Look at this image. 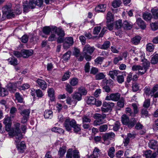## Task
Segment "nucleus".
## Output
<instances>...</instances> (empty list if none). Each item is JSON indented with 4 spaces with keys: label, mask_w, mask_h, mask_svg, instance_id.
<instances>
[{
    "label": "nucleus",
    "mask_w": 158,
    "mask_h": 158,
    "mask_svg": "<svg viewBox=\"0 0 158 158\" xmlns=\"http://www.w3.org/2000/svg\"><path fill=\"white\" fill-rule=\"evenodd\" d=\"M20 124L19 123H16L14 124V127L13 130L11 129L9 132V135L15 137V141L17 143H19L21 139L23 138L22 135L20 130Z\"/></svg>",
    "instance_id": "1"
},
{
    "label": "nucleus",
    "mask_w": 158,
    "mask_h": 158,
    "mask_svg": "<svg viewBox=\"0 0 158 158\" xmlns=\"http://www.w3.org/2000/svg\"><path fill=\"white\" fill-rule=\"evenodd\" d=\"M64 126L67 131H70L72 130V127L73 128V131L75 133H77L81 131L80 126L76 123V121L74 119L71 120L67 119L65 121Z\"/></svg>",
    "instance_id": "2"
},
{
    "label": "nucleus",
    "mask_w": 158,
    "mask_h": 158,
    "mask_svg": "<svg viewBox=\"0 0 158 158\" xmlns=\"http://www.w3.org/2000/svg\"><path fill=\"white\" fill-rule=\"evenodd\" d=\"M55 34L59 36H64L65 35L64 31L62 29L54 27L52 28L51 35L48 37V40L53 41L56 40L57 38Z\"/></svg>",
    "instance_id": "3"
},
{
    "label": "nucleus",
    "mask_w": 158,
    "mask_h": 158,
    "mask_svg": "<svg viewBox=\"0 0 158 158\" xmlns=\"http://www.w3.org/2000/svg\"><path fill=\"white\" fill-rule=\"evenodd\" d=\"M3 14L6 15L8 18L14 17L15 14L13 9L12 8L11 5L9 4L4 6L2 8Z\"/></svg>",
    "instance_id": "4"
},
{
    "label": "nucleus",
    "mask_w": 158,
    "mask_h": 158,
    "mask_svg": "<svg viewBox=\"0 0 158 158\" xmlns=\"http://www.w3.org/2000/svg\"><path fill=\"white\" fill-rule=\"evenodd\" d=\"M66 158H80L79 153L78 150L69 149L68 150L66 156Z\"/></svg>",
    "instance_id": "5"
},
{
    "label": "nucleus",
    "mask_w": 158,
    "mask_h": 158,
    "mask_svg": "<svg viewBox=\"0 0 158 158\" xmlns=\"http://www.w3.org/2000/svg\"><path fill=\"white\" fill-rule=\"evenodd\" d=\"M115 136L114 133L112 132L106 133L102 136V139L104 141L103 143L106 145H108L110 143V140L114 137Z\"/></svg>",
    "instance_id": "6"
},
{
    "label": "nucleus",
    "mask_w": 158,
    "mask_h": 158,
    "mask_svg": "<svg viewBox=\"0 0 158 158\" xmlns=\"http://www.w3.org/2000/svg\"><path fill=\"white\" fill-rule=\"evenodd\" d=\"M35 5L34 0H29L28 3H27V2H26L25 3H23V11L24 12H27L29 9H34Z\"/></svg>",
    "instance_id": "7"
},
{
    "label": "nucleus",
    "mask_w": 158,
    "mask_h": 158,
    "mask_svg": "<svg viewBox=\"0 0 158 158\" xmlns=\"http://www.w3.org/2000/svg\"><path fill=\"white\" fill-rule=\"evenodd\" d=\"M95 117L96 119L94 122V126H96L103 123V120L106 117V116L105 115H102L97 113L95 114Z\"/></svg>",
    "instance_id": "8"
},
{
    "label": "nucleus",
    "mask_w": 158,
    "mask_h": 158,
    "mask_svg": "<svg viewBox=\"0 0 158 158\" xmlns=\"http://www.w3.org/2000/svg\"><path fill=\"white\" fill-rule=\"evenodd\" d=\"M3 123L5 125L6 130L7 131H9L12 125L11 117L8 116L6 117L3 120Z\"/></svg>",
    "instance_id": "9"
},
{
    "label": "nucleus",
    "mask_w": 158,
    "mask_h": 158,
    "mask_svg": "<svg viewBox=\"0 0 158 158\" xmlns=\"http://www.w3.org/2000/svg\"><path fill=\"white\" fill-rule=\"evenodd\" d=\"M73 43V38L72 37H67L65 39V41L63 44L64 49H67Z\"/></svg>",
    "instance_id": "10"
},
{
    "label": "nucleus",
    "mask_w": 158,
    "mask_h": 158,
    "mask_svg": "<svg viewBox=\"0 0 158 158\" xmlns=\"http://www.w3.org/2000/svg\"><path fill=\"white\" fill-rule=\"evenodd\" d=\"M120 94L118 93L111 94L110 96H107L106 100H112L114 101H118L120 98Z\"/></svg>",
    "instance_id": "11"
},
{
    "label": "nucleus",
    "mask_w": 158,
    "mask_h": 158,
    "mask_svg": "<svg viewBox=\"0 0 158 158\" xmlns=\"http://www.w3.org/2000/svg\"><path fill=\"white\" fill-rule=\"evenodd\" d=\"M142 66L139 65H135L133 66L132 67V70L139 71L138 74L140 75H142L145 73V70L143 69Z\"/></svg>",
    "instance_id": "12"
},
{
    "label": "nucleus",
    "mask_w": 158,
    "mask_h": 158,
    "mask_svg": "<svg viewBox=\"0 0 158 158\" xmlns=\"http://www.w3.org/2000/svg\"><path fill=\"white\" fill-rule=\"evenodd\" d=\"M95 49L94 47H90L89 44L86 45L83 49V53H88L91 55Z\"/></svg>",
    "instance_id": "13"
},
{
    "label": "nucleus",
    "mask_w": 158,
    "mask_h": 158,
    "mask_svg": "<svg viewBox=\"0 0 158 158\" xmlns=\"http://www.w3.org/2000/svg\"><path fill=\"white\" fill-rule=\"evenodd\" d=\"M39 87L43 90H45L47 87L46 82L44 80L40 79H38L36 81Z\"/></svg>",
    "instance_id": "14"
},
{
    "label": "nucleus",
    "mask_w": 158,
    "mask_h": 158,
    "mask_svg": "<svg viewBox=\"0 0 158 158\" xmlns=\"http://www.w3.org/2000/svg\"><path fill=\"white\" fill-rule=\"evenodd\" d=\"M106 4H101L96 6L95 10L98 12H104L106 10Z\"/></svg>",
    "instance_id": "15"
},
{
    "label": "nucleus",
    "mask_w": 158,
    "mask_h": 158,
    "mask_svg": "<svg viewBox=\"0 0 158 158\" xmlns=\"http://www.w3.org/2000/svg\"><path fill=\"white\" fill-rule=\"evenodd\" d=\"M33 54V51L31 50H22V56L24 58H27Z\"/></svg>",
    "instance_id": "16"
},
{
    "label": "nucleus",
    "mask_w": 158,
    "mask_h": 158,
    "mask_svg": "<svg viewBox=\"0 0 158 158\" xmlns=\"http://www.w3.org/2000/svg\"><path fill=\"white\" fill-rule=\"evenodd\" d=\"M120 73V71L118 70H111L109 72L108 75L112 79L114 80L115 79V77L117 76V75Z\"/></svg>",
    "instance_id": "17"
},
{
    "label": "nucleus",
    "mask_w": 158,
    "mask_h": 158,
    "mask_svg": "<svg viewBox=\"0 0 158 158\" xmlns=\"http://www.w3.org/2000/svg\"><path fill=\"white\" fill-rule=\"evenodd\" d=\"M143 62V69L145 70V72L147 71L148 68L149 66L150 63L149 61H148L146 59L142 60L141 61Z\"/></svg>",
    "instance_id": "18"
},
{
    "label": "nucleus",
    "mask_w": 158,
    "mask_h": 158,
    "mask_svg": "<svg viewBox=\"0 0 158 158\" xmlns=\"http://www.w3.org/2000/svg\"><path fill=\"white\" fill-rule=\"evenodd\" d=\"M136 23L142 29H144L146 27V25L144 22L141 19V18H138L136 20Z\"/></svg>",
    "instance_id": "19"
},
{
    "label": "nucleus",
    "mask_w": 158,
    "mask_h": 158,
    "mask_svg": "<svg viewBox=\"0 0 158 158\" xmlns=\"http://www.w3.org/2000/svg\"><path fill=\"white\" fill-rule=\"evenodd\" d=\"M54 27H50L49 26H45L44 27L42 30L44 33L46 35H49L50 32L52 31V28Z\"/></svg>",
    "instance_id": "20"
},
{
    "label": "nucleus",
    "mask_w": 158,
    "mask_h": 158,
    "mask_svg": "<svg viewBox=\"0 0 158 158\" xmlns=\"http://www.w3.org/2000/svg\"><path fill=\"white\" fill-rule=\"evenodd\" d=\"M44 116L45 118H51L52 117V112L50 110H46L44 112Z\"/></svg>",
    "instance_id": "21"
},
{
    "label": "nucleus",
    "mask_w": 158,
    "mask_h": 158,
    "mask_svg": "<svg viewBox=\"0 0 158 158\" xmlns=\"http://www.w3.org/2000/svg\"><path fill=\"white\" fill-rule=\"evenodd\" d=\"M141 39L140 36H135L132 39L131 42L135 45H137L139 43Z\"/></svg>",
    "instance_id": "22"
},
{
    "label": "nucleus",
    "mask_w": 158,
    "mask_h": 158,
    "mask_svg": "<svg viewBox=\"0 0 158 158\" xmlns=\"http://www.w3.org/2000/svg\"><path fill=\"white\" fill-rule=\"evenodd\" d=\"M157 143L154 140H151L149 143V147L152 149H155L156 148Z\"/></svg>",
    "instance_id": "23"
},
{
    "label": "nucleus",
    "mask_w": 158,
    "mask_h": 158,
    "mask_svg": "<svg viewBox=\"0 0 158 158\" xmlns=\"http://www.w3.org/2000/svg\"><path fill=\"white\" fill-rule=\"evenodd\" d=\"M102 106L104 107L107 108L110 110V108L114 106V104L112 102H103Z\"/></svg>",
    "instance_id": "24"
},
{
    "label": "nucleus",
    "mask_w": 158,
    "mask_h": 158,
    "mask_svg": "<svg viewBox=\"0 0 158 158\" xmlns=\"http://www.w3.org/2000/svg\"><path fill=\"white\" fill-rule=\"evenodd\" d=\"M123 26L125 29L129 30L132 27V24L130 22L126 21L124 22Z\"/></svg>",
    "instance_id": "25"
},
{
    "label": "nucleus",
    "mask_w": 158,
    "mask_h": 158,
    "mask_svg": "<svg viewBox=\"0 0 158 158\" xmlns=\"http://www.w3.org/2000/svg\"><path fill=\"white\" fill-rule=\"evenodd\" d=\"M48 96L50 97L51 100H53L54 99V91L53 88L48 89Z\"/></svg>",
    "instance_id": "26"
},
{
    "label": "nucleus",
    "mask_w": 158,
    "mask_h": 158,
    "mask_svg": "<svg viewBox=\"0 0 158 158\" xmlns=\"http://www.w3.org/2000/svg\"><path fill=\"white\" fill-rule=\"evenodd\" d=\"M106 19L107 22L109 23L111 21H113L114 20V17L113 14L110 11L108 12L107 14Z\"/></svg>",
    "instance_id": "27"
},
{
    "label": "nucleus",
    "mask_w": 158,
    "mask_h": 158,
    "mask_svg": "<svg viewBox=\"0 0 158 158\" xmlns=\"http://www.w3.org/2000/svg\"><path fill=\"white\" fill-rule=\"evenodd\" d=\"M121 118L122 123L124 125H127L129 121V118L126 115L124 114L122 116Z\"/></svg>",
    "instance_id": "28"
},
{
    "label": "nucleus",
    "mask_w": 158,
    "mask_h": 158,
    "mask_svg": "<svg viewBox=\"0 0 158 158\" xmlns=\"http://www.w3.org/2000/svg\"><path fill=\"white\" fill-rule=\"evenodd\" d=\"M72 97L73 99H77L78 101H80L82 99L81 94L78 92L74 93L72 95Z\"/></svg>",
    "instance_id": "29"
},
{
    "label": "nucleus",
    "mask_w": 158,
    "mask_h": 158,
    "mask_svg": "<svg viewBox=\"0 0 158 158\" xmlns=\"http://www.w3.org/2000/svg\"><path fill=\"white\" fill-rule=\"evenodd\" d=\"M30 113V110L26 109L23 110L20 113L23 116H25L28 117H29V114Z\"/></svg>",
    "instance_id": "30"
},
{
    "label": "nucleus",
    "mask_w": 158,
    "mask_h": 158,
    "mask_svg": "<svg viewBox=\"0 0 158 158\" xmlns=\"http://www.w3.org/2000/svg\"><path fill=\"white\" fill-rule=\"evenodd\" d=\"M8 61L12 65H15L18 64L17 59L14 57L9 58L8 59Z\"/></svg>",
    "instance_id": "31"
},
{
    "label": "nucleus",
    "mask_w": 158,
    "mask_h": 158,
    "mask_svg": "<svg viewBox=\"0 0 158 158\" xmlns=\"http://www.w3.org/2000/svg\"><path fill=\"white\" fill-rule=\"evenodd\" d=\"M122 2L120 0H114L112 2V5L114 8L119 7L121 4Z\"/></svg>",
    "instance_id": "32"
},
{
    "label": "nucleus",
    "mask_w": 158,
    "mask_h": 158,
    "mask_svg": "<svg viewBox=\"0 0 158 158\" xmlns=\"http://www.w3.org/2000/svg\"><path fill=\"white\" fill-rule=\"evenodd\" d=\"M7 88L9 91L12 93L14 92L16 89L15 85L12 83L8 84L7 85Z\"/></svg>",
    "instance_id": "33"
},
{
    "label": "nucleus",
    "mask_w": 158,
    "mask_h": 158,
    "mask_svg": "<svg viewBox=\"0 0 158 158\" xmlns=\"http://www.w3.org/2000/svg\"><path fill=\"white\" fill-rule=\"evenodd\" d=\"M152 17L151 14L148 12H146L143 14V18L146 21H148L151 20Z\"/></svg>",
    "instance_id": "34"
},
{
    "label": "nucleus",
    "mask_w": 158,
    "mask_h": 158,
    "mask_svg": "<svg viewBox=\"0 0 158 158\" xmlns=\"http://www.w3.org/2000/svg\"><path fill=\"white\" fill-rule=\"evenodd\" d=\"M96 99L93 97L91 96L88 98L86 101V103L88 104L94 105L95 103Z\"/></svg>",
    "instance_id": "35"
},
{
    "label": "nucleus",
    "mask_w": 158,
    "mask_h": 158,
    "mask_svg": "<svg viewBox=\"0 0 158 158\" xmlns=\"http://www.w3.org/2000/svg\"><path fill=\"white\" fill-rule=\"evenodd\" d=\"M66 149L65 147H63L60 148L58 151V154L60 157H62L66 152Z\"/></svg>",
    "instance_id": "36"
},
{
    "label": "nucleus",
    "mask_w": 158,
    "mask_h": 158,
    "mask_svg": "<svg viewBox=\"0 0 158 158\" xmlns=\"http://www.w3.org/2000/svg\"><path fill=\"white\" fill-rule=\"evenodd\" d=\"M104 59V57L98 56L94 60V63L95 64H101L103 62Z\"/></svg>",
    "instance_id": "37"
},
{
    "label": "nucleus",
    "mask_w": 158,
    "mask_h": 158,
    "mask_svg": "<svg viewBox=\"0 0 158 158\" xmlns=\"http://www.w3.org/2000/svg\"><path fill=\"white\" fill-rule=\"evenodd\" d=\"M8 94V91L4 88H0V96L4 97Z\"/></svg>",
    "instance_id": "38"
},
{
    "label": "nucleus",
    "mask_w": 158,
    "mask_h": 158,
    "mask_svg": "<svg viewBox=\"0 0 158 158\" xmlns=\"http://www.w3.org/2000/svg\"><path fill=\"white\" fill-rule=\"evenodd\" d=\"M115 149L114 147L110 148L108 152V156L111 158H113L114 156V154Z\"/></svg>",
    "instance_id": "39"
},
{
    "label": "nucleus",
    "mask_w": 158,
    "mask_h": 158,
    "mask_svg": "<svg viewBox=\"0 0 158 158\" xmlns=\"http://www.w3.org/2000/svg\"><path fill=\"white\" fill-rule=\"evenodd\" d=\"M66 103L68 104L71 105L73 104L76 105V102L73 100L70 97H68L66 99Z\"/></svg>",
    "instance_id": "40"
},
{
    "label": "nucleus",
    "mask_w": 158,
    "mask_h": 158,
    "mask_svg": "<svg viewBox=\"0 0 158 158\" xmlns=\"http://www.w3.org/2000/svg\"><path fill=\"white\" fill-rule=\"evenodd\" d=\"M137 122V121L135 118L132 119L130 121H129V123L127 124L128 127L129 128H131L133 127L135 124Z\"/></svg>",
    "instance_id": "41"
},
{
    "label": "nucleus",
    "mask_w": 158,
    "mask_h": 158,
    "mask_svg": "<svg viewBox=\"0 0 158 158\" xmlns=\"http://www.w3.org/2000/svg\"><path fill=\"white\" fill-rule=\"evenodd\" d=\"M158 62V54H156L153 56L151 60V63L152 64H155Z\"/></svg>",
    "instance_id": "42"
},
{
    "label": "nucleus",
    "mask_w": 158,
    "mask_h": 158,
    "mask_svg": "<svg viewBox=\"0 0 158 158\" xmlns=\"http://www.w3.org/2000/svg\"><path fill=\"white\" fill-rule=\"evenodd\" d=\"M110 45V42L108 41H106L102 45V49L104 50L107 49L109 48Z\"/></svg>",
    "instance_id": "43"
},
{
    "label": "nucleus",
    "mask_w": 158,
    "mask_h": 158,
    "mask_svg": "<svg viewBox=\"0 0 158 158\" xmlns=\"http://www.w3.org/2000/svg\"><path fill=\"white\" fill-rule=\"evenodd\" d=\"M154 49L153 44L151 43L148 44L146 46V49L148 51L151 52L153 51Z\"/></svg>",
    "instance_id": "44"
},
{
    "label": "nucleus",
    "mask_w": 158,
    "mask_h": 158,
    "mask_svg": "<svg viewBox=\"0 0 158 158\" xmlns=\"http://www.w3.org/2000/svg\"><path fill=\"white\" fill-rule=\"evenodd\" d=\"M105 75L103 73H100L97 74L95 76L96 80H100L104 79Z\"/></svg>",
    "instance_id": "45"
},
{
    "label": "nucleus",
    "mask_w": 158,
    "mask_h": 158,
    "mask_svg": "<svg viewBox=\"0 0 158 158\" xmlns=\"http://www.w3.org/2000/svg\"><path fill=\"white\" fill-rule=\"evenodd\" d=\"M78 82V80L76 78H73L71 79L70 82L71 85L75 86L77 85Z\"/></svg>",
    "instance_id": "46"
},
{
    "label": "nucleus",
    "mask_w": 158,
    "mask_h": 158,
    "mask_svg": "<svg viewBox=\"0 0 158 158\" xmlns=\"http://www.w3.org/2000/svg\"><path fill=\"white\" fill-rule=\"evenodd\" d=\"M16 99L18 102L20 103H22L23 102V99L20 95L18 92H16L15 94Z\"/></svg>",
    "instance_id": "47"
},
{
    "label": "nucleus",
    "mask_w": 158,
    "mask_h": 158,
    "mask_svg": "<svg viewBox=\"0 0 158 158\" xmlns=\"http://www.w3.org/2000/svg\"><path fill=\"white\" fill-rule=\"evenodd\" d=\"M126 112L127 114L132 117H135L134 113L133 112L131 108L127 107L126 109Z\"/></svg>",
    "instance_id": "48"
},
{
    "label": "nucleus",
    "mask_w": 158,
    "mask_h": 158,
    "mask_svg": "<svg viewBox=\"0 0 158 158\" xmlns=\"http://www.w3.org/2000/svg\"><path fill=\"white\" fill-rule=\"evenodd\" d=\"M17 146L18 149L21 151L23 150L26 147L24 141L21 142L20 144H18Z\"/></svg>",
    "instance_id": "49"
},
{
    "label": "nucleus",
    "mask_w": 158,
    "mask_h": 158,
    "mask_svg": "<svg viewBox=\"0 0 158 158\" xmlns=\"http://www.w3.org/2000/svg\"><path fill=\"white\" fill-rule=\"evenodd\" d=\"M108 128V126L106 124L101 125L99 127V131L101 132H105Z\"/></svg>",
    "instance_id": "50"
},
{
    "label": "nucleus",
    "mask_w": 158,
    "mask_h": 158,
    "mask_svg": "<svg viewBox=\"0 0 158 158\" xmlns=\"http://www.w3.org/2000/svg\"><path fill=\"white\" fill-rule=\"evenodd\" d=\"M79 92L81 95H85L87 94V92L84 87H81L79 89Z\"/></svg>",
    "instance_id": "51"
},
{
    "label": "nucleus",
    "mask_w": 158,
    "mask_h": 158,
    "mask_svg": "<svg viewBox=\"0 0 158 158\" xmlns=\"http://www.w3.org/2000/svg\"><path fill=\"white\" fill-rule=\"evenodd\" d=\"M151 12L155 19H158V10L153 9L151 10Z\"/></svg>",
    "instance_id": "52"
},
{
    "label": "nucleus",
    "mask_w": 158,
    "mask_h": 158,
    "mask_svg": "<svg viewBox=\"0 0 158 158\" xmlns=\"http://www.w3.org/2000/svg\"><path fill=\"white\" fill-rule=\"evenodd\" d=\"M71 52L70 51H68L65 53L63 56V58L64 60H68L69 58Z\"/></svg>",
    "instance_id": "53"
},
{
    "label": "nucleus",
    "mask_w": 158,
    "mask_h": 158,
    "mask_svg": "<svg viewBox=\"0 0 158 158\" xmlns=\"http://www.w3.org/2000/svg\"><path fill=\"white\" fill-rule=\"evenodd\" d=\"M123 59V57L121 56H118L117 57H115L113 60V63L115 64H117L118 62L122 60Z\"/></svg>",
    "instance_id": "54"
},
{
    "label": "nucleus",
    "mask_w": 158,
    "mask_h": 158,
    "mask_svg": "<svg viewBox=\"0 0 158 158\" xmlns=\"http://www.w3.org/2000/svg\"><path fill=\"white\" fill-rule=\"evenodd\" d=\"M70 73L69 72H66L62 78V81H65L68 79L70 76Z\"/></svg>",
    "instance_id": "55"
},
{
    "label": "nucleus",
    "mask_w": 158,
    "mask_h": 158,
    "mask_svg": "<svg viewBox=\"0 0 158 158\" xmlns=\"http://www.w3.org/2000/svg\"><path fill=\"white\" fill-rule=\"evenodd\" d=\"M120 126V123L119 122L117 121L115 122L113 127V130L114 131H117L119 129Z\"/></svg>",
    "instance_id": "56"
},
{
    "label": "nucleus",
    "mask_w": 158,
    "mask_h": 158,
    "mask_svg": "<svg viewBox=\"0 0 158 158\" xmlns=\"http://www.w3.org/2000/svg\"><path fill=\"white\" fill-rule=\"evenodd\" d=\"M141 114L142 117L146 118L148 115V112L146 109H143L141 111Z\"/></svg>",
    "instance_id": "57"
},
{
    "label": "nucleus",
    "mask_w": 158,
    "mask_h": 158,
    "mask_svg": "<svg viewBox=\"0 0 158 158\" xmlns=\"http://www.w3.org/2000/svg\"><path fill=\"white\" fill-rule=\"evenodd\" d=\"M124 100L123 98H121V99L118 101L117 103V105L120 107H123L124 106Z\"/></svg>",
    "instance_id": "58"
},
{
    "label": "nucleus",
    "mask_w": 158,
    "mask_h": 158,
    "mask_svg": "<svg viewBox=\"0 0 158 158\" xmlns=\"http://www.w3.org/2000/svg\"><path fill=\"white\" fill-rule=\"evenodd\" d=\"M132 106L133 107V109L134 110L133 113H134V115L135 116V114H137L138 112V107L137 106L136 104L135 103H132Z\"/></svg>",
    "instance_id": "59"
},
{
    "label": "nucleus",
    "mask_w": 158,
    "mask_h": 158,
    "mask_svg": "<svg viewBox=\"0 0 158 158\" xmlns=\"http://www.w3.org/2000/svg\"><path fill=\"white\" fill-rule=\"evenodd\" d=\"M117 80L119 83H122L124 81V77L123 75L117 76Z\"/></svg>",
    "instance_id": "60"
},
{
    "label": "nucleus",
    "mask_w": 158,
    "mask_h": 158,
    "mask_svg": "<svg viewBox=\"0 0 158 158\" xmlns=\"http://www.w3.org/2000/svg\"><path fill=\"white\" fill-rule=\"evenodd\" d=\"M144 93L147 95H151L152 94V90L151 91L149 87H146L144 89Z\"/></svg>",
    "instance_id": "61"
},
{
    "label": "nucleus",
    "mask_w": 158,
    "mask_h": 158,
    "mask_svg": "<svg viewBox=\"0 0 158 158\" xmlns=\"http://www.w3.org/2000/svg\"><path fill=\"white\" fill-rule=\"evenodd\" d=\"M122 25V21L121 20H119L115 23V27L117 29L120 28Z\"/></svg>",
    "instance_id": "62"
},
{
    "label": "nucleus",
    "mask_w": 158,
    "mask_h": 158,
    "mask_svg": "<svg viewBox=\"0 0 158 158\" xmlns=\"http://www.w3.org/2000/svg\"><path fill=\"white\" fill-rule=\"evenodd\" d=\"M151 26L153 30H156L158 29V23H152L151 24Z\"/></svg>",
    "instance_id": "63"
},
{
    "label": "nucleus",
    "mask_w": 158,
    "mask_h": 158,
    "mask_svg": "<svg viewBox=\"0 0 158 158\" xmlns=\"http://www.w3.org/2000/svg\"><path fill=\"white\" fill-rule=\"evenodd\" d=\"M139 87L138 84L135 83L133 84L132 85V90L133 91L136 92L139 89Z\"/></svg>",
    "instance_id": "64"
}]
</instances>
